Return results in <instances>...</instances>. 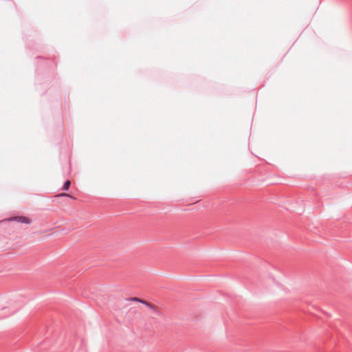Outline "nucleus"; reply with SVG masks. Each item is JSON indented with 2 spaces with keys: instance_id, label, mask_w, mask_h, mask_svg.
<instances>
[{
  "instance_id": "39448f33",
  "label": "nucleus",
  "mask_w": 352,
  "mask_h": 352,
  "mask_svg": "<svg viewBox=\"0 0 352 352\" xmlns=\"http://www.w3.org/2000/svg\"><path fill=\"white\" fill-rule=\"evenodd\" d=\"M127 300H131V301L139 302L140 303H142V299L138 298L137 297H131V298H128Z\"/></svg>"
},
{
  "instance_id": "f257e3e1",
  "label": "nucleus",
  "mask_w": 352,
  "mask_h": 352,
  "mask_svg": "<svg viewBox=\"0 0 352 352\" xmlns=\"http://www.w3.org/2000/svg\"><path fill=\"white\" fill-rule=\"evenodd\" d=\"M10 221H16L21 223L30 224L32 221L30 218L25 216H16L10 217L8 219Z\"/></svg>"
},
{
  "instance_id": "f03ea898",
  "label": "nucleus",
  "mask_w": 352,
  "mask_h": 352,
  "mask_svg": "<svg viewBox=\"0 0 352 352\" xmlns=\"http://www.w3.org/2000/svg\"><path fill=\"white\" fill-rule=\"evenodd\" d=\"M71 185V181L70 180H66L63 186L62 190L67 191L70 187Z\"/></svg>"
},
{
  "instance_id": "7ed1b4c3",
  "label": "nucleus",
  "mask_w": 352,
  "mask_h": 352,
  "mask_svg": "<svg viewBox=\"0 0 352 352\" xmlns=\"http://www.w3.org/2000/svg\"><path fill=\"white\" fill-rule=\"evenodd\" d=\"M142 304L143 305H145L146 306H147L148 307H149L151 309L153 310V311H155V306L144 300H142Z\"/></svg>"
},
{
  "instance_id": "20e7f679",
  "label": "nucleus",
  "mask_w": 352,
  "mask_h": 352,
  "mask_svg": "<svg viewBox=\"0 0 352 352\" xmlns=\"http://www.w3.org/2000/svg\"><path fill=\"white\" fill-rule=\"evenodd\" d=\"M57 197H70L73 199H75L74 197H73L72 195H71L69 194L65 193V192L60 193V194L58 195Z\"/></svg>"
}]
</instances>
